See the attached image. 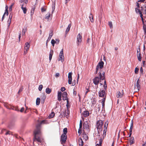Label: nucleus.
Returning <instances> with one entry per match:
<instances>
[{
	"label": "nucleus",
	"mask_w": 146,
	"mask_h": 146,
	"mask_svg": "<svg viewBox=\"0 0 146 146\" xmlns=\"http://www.w3.org/2000/svg\"><path fill=\"white\" fill-rule=\"evenodd\" d=\"M5 131H7L6 129H3L1 132V134H2Z\"/></svg>",
	"instance_id": "55"
},
{
	"label": "nucleus",
	"mask_w": 146,
	"mask_h": 146,
	"mask_svg": "<svg viewBox=\"0 0 146 146\" xmlns=\"http://www.w3.org/2000/svg\"><path fill=\"white\" fill-rule=\"evenodd\" d=\"M133 127V123H132L129 129V132L132 133V130Z\"/></svg>",
	"instance_id": "40"
},
{
	"label": "nucleus",
	"mask_w": 146,
	"mask_h": 146,
	"mask_svg": "<svg viewBox=\"0 0 146 146\" xmlns=\"http://www.w3.org/2000/svg\"><path fill=\"white\" fill-rule=\"evenodd\" d=\"M106 131L107 129H104V130H103V137L102 138H104L105 137L106 135Z\"/></svg>",
	"instance_id": "31"
},
{
	"label": "nucleus",
	"mask_w": 146,
	"mask_h": 146,
	"mask_svg": "<svg viewBox=\"0 0 146 146\" xmlns=\"http://www.w3.org/2000/svg\"><path fill=\"white\" fill-rule=\"evenodd\" d=\"M59 58L58 60H61L62 62L64 61V57L63 53V49L60 51L59 55Z\"/></svg>",
	"instance_id": "4"
},
{
	"label": "nucleus",
	"mask_w": 146,
	"mask_h": 146,
	"mask_svg": "<svg viewBox=\"0 0 146 146\" xmlns=\"http://www.w3.org/2000/svg\"><path fill=\"white\" fill-rule=\"evenodd\" d=\"M100 105H98V106L96 110V111H98V112L100 110Z\"/></svg>",
	"instance_id": "50"
},
{
	"label": "nucleus",
	"mask_w": 146,
	"mask_h": 146,
	"mask_svg": "<svg viewBox=\"0 0 146 146\" xmlns=\"http://www.w3.org/2000/svg\"><path fill=\"white\" fill-rule=\"evenodd\" d=\"M139 14L140 15V16L141 18V20L143 21V20H144V19L143 18V13H142L140 11V13H139Z\"/></svg>",
	"instance_id": "46"
},
{
	"label": "nucleus",
	"mask_w": 146,
	"mask_h": 146,
	"mask_svg": "<svg viewBox=\"0 0 146 146\" xmlns=\"http://www.w3.org/2000/svg\"><path fill=\"white\" fill-rule=\"evenodd\" d=\"M21 9L23 11V13L24 14H26L27 13V9L26 7H21Z\"/></svg>",
	"instance_id": "28"
},
{
	"label": "nucleus",
	"mask_w": 146,
	"mask_h": 146,
	"mask_svg": "<svg viewBox=\"0 0 146 146\" xmlns=\"http://www.w3.org/2000/svg\"><path fill=\"white\" fill-rule=\"evenodd\" d=\"M82 121L81 120L80 121V125H79V128H82Z\"/></svg>",
	"instance_id": "51"
},
{
	"label": "nucleus",
	"mask_w": 146,
	"mask_h": 146,
	"mask_svg": "<svg viewBox=\"0 0 146 146\" xmlns=\"http://www.w3.org/2000/svg\"><path fill=\"white\" fill-rule=\"evenodd\" d=\"M71 24H70L69 25H68V27H67L66 29V33H67L70 30V27H71Z\"/></svg>",
	"instance_id": "26"
},
{
	"label": "nucleus",
	"mask_w": 146,
	"mask_h": 146,
	"mask_svg": "<svg viewBox=\"0 0 146 146\" xmlns=\"http://www.w3.org/2000/svg\"><path fill=\"white\" fill-rule=\"evenodd\" d=\"M11 19H8L7 21V24L8 27H9L11 23Z\"/></svg>",
	"instance_id": "52"
},
{
	"label": "nucleus",
	"mask_w": 146,
	"mask_h": 146,
	"mask_svg": "<svg viewBox=\"0 0 146 146\" xmlns=\"http://www.w3.org/2000/svg\"><path fill=\"white\" fill-rule=\"evenodd\" d=\"M104 64V62L103 61H101L100 62H99L98 64L96 66V67L97 68H100V71L102 70V71H103L102 70V68L103 67ZM105 72V71H104Z\"/></svg>",
	"instance_id": "9"
},
{
	"label": "nucleus",
	"mask_w": 146,
	"mask_h": 146,
	"mask_svg": "<svg viewBox=\"0 0 146 146\" xmlns=\"http://www.w3.org/2000/svg\"><path fill=\"white\" fill-rule=\"evenodd\" d=\"M134 143V139L133 137H131L130 140V144L132 145Z\"/></svg>",
	"instance_id": "30"
},
{
	"label": "nucleus",
	"mask_w": 146,
	"mask_h": 146,
	"mask_svg": "<svg viewBox=\"0 0 146 146\" xmlns=\"http://www.w3.org/2000/svg\"><path fill=\"white\" fill-rule=\"evenodd\" d=\"M67 93L66 92H64L62 94V100H68L67 96Z\"/></svg>",
	"instance_id": "12"
},
{
	"label": "nucleus",
	"mask_w": 146,
	"mask_h": 146,
	"mask_svg": "<svg viewBox=\"0 0 146 146\" xmlns=\"http://www.w3.org/2000/svg\"><path fill=\"white\" fill-rule=\"evenodd\" d=\"M63 133L62 134L66 135L67 132V128H65L63 130Z\"/></svg>",
	"instance_id": "36"
},
{
	"label": "nucleus",
	"mask_w": 146,
	"mask_h": 146,
	"mask_svg": "<svg viewBox=\"0 0 146 146\" xmlns=\"http://www.w3.org/2000/svg\"><path fill=\"white\" fill-rule=\"evenodd\" d=\"M43 88V85L42 84L40 85L39 86L38 90L39 91H41Z\"/></svg>",
	"instance_id": "48"
},
{
	"label": "nucleus",
	"mask_w": 146,
	"mask_h": 146,
	"mask_svg": "<svg viewBox=\"0 0 146 146\" xmlns=\"http://www.w3.org/2000/svg\"><path fill=\"white\" fill-rule=\"evenodd\" d=\"M79 145V146H82L83 144V142L81 138H79L78 139Z\"/></svg>",
	"instance_id": "20"
},
{
	"label": "nucleus",
	"mask_w": 146,
	"mask_h": 146,
	"mask_svg": "<svg viewBox=\"0 0 146 146\" xmlns=\"http://www.w3.org/2000/svg\"><path fill=\"white\" fill-rule=\"evenodd\" d=\"M60 90L61 91L63 92L65 90V88L64 87H62L61 88Z\"/></svg>",
	"instance_id": "60"
},
{
	"label": "nucleus",
	"mask_w": 146,
	"mask_h": 146,
	"mask_svg": "<svg viewBox=\"0 0 146 146\" xmlns=\"http://www.w3.org/2000/svg\"><path fill=\"white\" fill-rule=\"evenodd\" d=\"M56 43L57 44H58L59 43L60 40L58 39H56Z\"/></svg>",
	"instance_id": "64"
},
{
	"label": "nucleus",
	"mask_w": 146,
	"mask_h": 146,
	"mask_svg": "<svg viewBox=\"0 0 146 146\" xmlns=\"http://www.w3.org/2000/svg\"><path fill=\"white\" fill-rule=\"evenodd\" d=\"M35 9L34 8H32V9L31 10V15L32 14H32H33L34 13V12Z\"/></svg>",
	"instance_id": "57"
},
{
	"label": "nucleus",
	"mask_w": 146,
	"mask_h": 146,
	"mask_svg": "<svg viewBox=\"0 0 146 146\" xmlns=\"http://www.w3.org/2000/svg\"><path fill=\"white\" fill-rule=\"evenodd\" d=\"M67 139L66 135L62 134L61 136V144L65 143Z\"/></svg>",
	"instance_id": "5"
},
{
	"label": "nucleus",
	"mask_w": 146,
	"mask_h": 146,
	"mask_svg": "<svg viewBox=\"0 0 146 146\" xmlns=\"http://www.w3.org/2000/svg\"><path fill=\"white\" fill-rule=\"evenodd\" d=\"M52 15H50V13L49 12L45 16V19H49L50 18H52Z\"/></svg>",
	"instance_id": "19"
},
{
	"label": "nucleus",
	"mask_w": 146,
	"mask_h": 146,
	"mask_svg": "<svg viewBox=\"0 0 146 146\" xmlns=\"http://www.w3.org/2000/svg\"><path fill=\"white\" fill-rule=\"evenodd\" d=\"M60 76V74L59 73H57L55 75V76L57 78L59 77Z\"/></svg>",
	"instance_id": "59"
},
{
	"label": "nucleus",
	"mask_w": 146,
	"mask_h": 146,
	"mask_svg": "<svg viewBox=\"0 0 146 146\" xmlns=\"http://www.w3.org/2000/svg\"><path fill=\"white\" fill-rule=\"evenodd\" d=\"M25 110V108L24 107H22L21 108V109L20 110V111L21 112H23Z\"/></svg>",
	"instance_id": "63"
},
{
	"label": "nucleus",
	"mask_w": 146,
	"mask_h": 146,
	"mask_svg": "<svg viewBox=\"0 0 146 146\" xmlns=\"http://www.w3.org/2000/svg\"><path fill=\"white\" fill-rule=\"evenodd\" d=\"M53 50H51L50 52L49 56V60H50V61H51V60L52 59V56L53 54Z\"/></svg>",
	"instance_id": "23"
},
{
	"label": "nucleus",
	"mask_w": 146,
	"mask_h": 146,
	"mask_svg": "<svg viewBox=\"0 0 146 146\" xmlns=\"http://www.w3.org/2000/svg\"><path fill=\"white\" fill-rule=\"evenodd\" d=\"M108 25L110 27V28H112L113 27V25L112 24V23L111 21H109L108 22Z\"/></svg>",
	"instance_id": "41"
},
{
	"label": "nucleus",
	"mask_w": 146,
	"mask_h": 146,
	"mask_svg": "<svg viewBox=\"0 0 146 146\" xmlns=\"http://www.w3.org/2000/svg\"><path fill=\"white\" fill-rule=\"evenodd\" d=\"M139 70V69L138 68L136 67L135 69V72L136 74H137L138 73V72Z\"/></svg>",
	"instance_id": "47"
},
{
	"label": "nucleus",
	"mask_w": 146,
	"mask_h": 146,
	"mask_svg": "<svg viewBox=\"0 0 146 146\" xmlns=\"http://www.w3.org/2000/svg\"><path fill=\"white\" fill-rule=\"evenodd\" d=\"M46 98V96L44 95H43L41 98V103L43 104Z\"/></svg>",
	"instance_id": "21"
},
{
	"label": "nucleus",
	"mask_w": 146,
	"mask_h": 146,
	"mask_svg": "<svg viewBox=\"0 0 146 146\" xmlns=\"http://www.w3.org/2000/svg\"><path fill=\"white\" fill-rule=\"evenodd\" d=\"M37 141L38 142L40 143H41L42 141L40 137L36 136H34V141Z\"/></svg>",
	"instance_id": "13"
},
{
	"label": "nucleus",
	"mask_w": 146,
	"mask_h": 146,
	"mask_svg": "<svg viewBox=\"0 0 146 146\" xmlns=\"http://www.w3.org/2000/svg\"><path fill=\"white\" fill-rule=\"evenodd\" d=\"M106 97H104V98H103L102 100V101L101 102L102 103H105V102L106 100Z\"/></svg>",
	"instance_id": "56"
},
{
	"label": "nucleus",
	"mask_w": 146,
	"mask_h": 146,
	"mask_svg": "<svg viewBox=\"0 0 146 146\" xmlns=\"http://www.w3.org/2000/svg\"><path fill=\"white\" fill-rule=\"evenodd\" d=\"M40 102V99L39 98H37L36 101V104L37 105H38Z\"/></svg>",
	"instance_id": "27"
},
{
	"label": "nucleus",
	"mask_w": 146,
	"mask_h": 146,
	"mask_svg": "<svg viewBox=\"0 0 146 146\" xmlns=\"http://www.w3.org/2000/svg\"><path fill=\"white\" fill-rule=\"evenodd\" d=\"M104 87V89L105 90H106L107 89V84H104L103 86Z\"/></svg>",
	"instance_id": "61"
},
{
	"label": "nucleus",
	"mask_w": 146,
	"mask_h": 146,
	"mask_svg": "<svg viewBox=\"0 0 146 146\" xmlns=\"http://www.w3.org/2000/svg\"><path fill=\"white\" fill-rule=\"evenodd\" d=\"M27 31V29L26 27L24 28L22 31V35H25V33Z\"/></svg>",
	"instance_id": "35"
},
{
	"label": "nucleus",
	"mask_w": 146,
	"mask_h": 146,
	"mask_svg": "<svg viewBox=\"0 0 146 146\" xmlns=\"http://www.w3.org/2000/svg\"><path fill=\"white\" fill-rule=\"evenodd\" d=\"M82 137L84 138V139H85L86 141L88 139V137L86 134L84 135Z\"/></svg>",
	"instance_id": "38"
},
{
	"label": "nucleus",
	"mask_w": 146,
	"mask_h": 146,
	"mask_svg": "<svg viewBox=\"0 0 146 146\" xmlns=\"http://www.w3.org/2000/svg\"><path fill=\"white\" fill-rule=\"evenodd\" d=\"M53 35V33H52V32H51V33H50V34H49V36L48 37V39L47 40V41L48 40H50V38H51V37Z\"/></svg>",
	"instance_id": "45"
},
{
	"label": "nucleus",
	"mask_w": 146,
	"mask_h": 146,
	"mask_svg": "<svg viewBox=\"0 0 146 146\" xmlns=\"http://www.w3.org/2000/svg\"><path fill=\"white\" fill-rule=\"evenodd\" d=\"M89 18H90V21L91 22H93L94 21V20L93 19V15L92 14H90V15L89 16Z\"/></svg>",
	"instance_id": "25"
},
{
	"label": "nucleus",
	"mask_w": 146,
	"mask_h": 146,
	"mask_svg": "<svg viewBox=\"0 0 146 146\" xmlns=\"http://www.w3.org/2000/svg\"><path fill=\"white\" fill-rule=\"evenodd\" d=\"M103 124V121L102 120H100L97 122L96 127L98 131V134L102 131V126Z\"/></svg>",
	"instance_id": "3"
},
{
	"label": "nucleus",
	"mask_w": 146,
	"mask_h": 146,
	"mask_svg": "<svg viewBox=\"0 0 146 146\" xmlns=\"http://www.w3.org/2000/svg\"><path fill=\"white\" fill-rule=\"evenodd\" d=\"M143 68L141 67L140 69V72L142 74H143Z\"/></svg>",
	"instance_id": "58"
},
{
	"label": "nucleus",
	"mask_w": 146,
	"mask_h": 146,
	"mask_svg": "<svg viewBox=\"0 0 146 146\" xmlns=\"http://www.w3.org/2000/svg\"><path fill=\"white\" fill-rule=\"evenodd\" d=\"M51 43L53 46H54V45L55 43H56V41L52 39L51 41Z\"/></svg>",
	"instance_id": "43"
},
{
	"label": "nucleus",
	"mask_w": 146,
	"mask_h": 146,
	"mask_svg": "<svg viewBox=\"0 0 146 146\" xmlns=\"http://www.w3.org/2000/svg\"><path fill=\"white\" fill-rule=\"evenodd\" d=\"M140 82V81L138 79V80L137 81V83H136V85H135V89H137L138 91H139L140 89V85L139 84V83Z\"/></svg>",
	"instance_id": "15"
},
{
	"label": "nucleus",
	"mask_w": 146,
	"mask_h": 146,
	"mask_svg": "<svg viewBox=\"0 0 146 146\" xmlns=\"http://www.w3.org/2000/svg\"><path fill=\"white\" fill-rule=\"evenodd\" d=\"M82 36L80 33H79L77 36V42L78 45L82 41Z\"/></svg>",
	"instance_id": "10"
},
{
	"label": "nucleus",
	"mask_w": 146,
	"mask_h": 146,
	"mask_svg": "<svg viewBox=\"0 0 146 146\" xmlns=\"http://www.w3.org/2000/svg\"><path fill=\"white\" fill-rule=\"evenodd\" d=\"M140 12H141L143 14H146V7H143V9L142 11H140Z\"/></svg>",
	"instance_id": "34"
},
{
	"label": "nucleus",
	"mask_w": 146,
	"mask_h": 146,
	"mask_svg": "<svg viewBox=\"0 0 146 146\" xmlns=\"http://www.w3.org/2000/svg\"><path fill=\"white\" fill-rule=\"evenodd\" d=\"M99 96L100 97H106V93L105 91L104 90H100L99 92Z\"/></svg>",
	"instance_id": "8"
},
{
	"label": "nucleus",
	"mask_w": 146,
	"mask_h": 146,
	"mask_svg": "<svg viewBox=\"0 0 146 146\" xmlns=\"http://www.w3.org/2000/svg\"><path fill=\"white\" fill-rule=\"evenodd\" d=\"M83 115L85 117H87L89 115V111H84L83 113Z\"/></svg>",
	"instance_id": "16"
},
{
	"label": "nucleus",
	"mask_w": 146,
	"mask_h": 146,
	"mask_svg": "<svg viewBox=\"0 0 146 146\" xmlns=\"http://www.w3.org/2000/svg\"><path fill=\"white\" fill-rule=\"evenodd\" d=\"M66 106L67 109H68L70 106L69 105V101L68 100L67 101Z\"/></svg>",
	"instance_id": "42"
},
{
	"label": "nucleus",
	"mask_w": 146,
	"mask_h": 146,
	"mask_svg": "<svg viewBox=\"0 0 146 146\" xmlns=\"http://www.w3.org/2000/svg\"><path fill=\"white\" fill-rule=\"evenodd\" d=\"M19 1L20 3L24 2V3H28V0H20Z\"/></svg>",
	"instance_id": "44"
},
{
	"label": "nucleus",
	"mask_w": 146,
	"mask_h": 146,
	"mask_svg": "<svg viewBox=\"0 0 146 146\" xmlns=\"http://www.w3.org/2000/svg\"><path fill=\"white\" fill-rule=\"evenodd\" d=\"M30 46V44L29 42H27L26 43L25 46V49L27 51H27L29 48Z\"/></svg>",
	"instance_id": "18"
},
{
	"label": "nucleus",
	"mask_w": 146,
	"mask_h": 146,
	"mask_svg": "<svg viewBox=\"0 0 146 146\" xmlns=\"http://www.w3.org/2000/svg\"><path fill=\"white\" fill-rule=\"evenodd\" d=\"M7 132L5 133V135H13V134H12V132L9 131H7Z\"/></svg>",
	"instance_id": "39"
},
{
	"label": "nucleus",
	"mask_w": 146,
	"mask_h": 146,
	"mask_svg": "<svg viewBox=\"0 0 146 146\" xmlns=\"http://www.w3.org/2000/svg\"><path fill=\"white\" fill-rule=\"evenodd\" d=\"M104 138H100V139H99V144H100V146H101L102 145V142L103 141V139Z\"/></svg>",
	"instance_id": "32"
},
{
	"label": "nucleus",
	"mask_w": 146,
	"mask_h": 146,
	"mask_svg": "<svg viewBox=\"0 0 146 146\" xmlns=\"http://www.w3.org/2000/svg\"><path fill=\"white\" fill-rule=\"evenodd\" d=\"M70 113V111L68 110V109H67V110H65L64 112V116H68Z\"/></svg>",
	"instance_id": "22"
},
{
	"label": "nucleus",
	"mask_w": 146,
	"mask_h": 146,
	"mask_svg": "<svg viewBox=\"0 0 146 146\" xmlns=\"http://www.w3.org/2000/svg\"><path fill=\"white\" fill-rule=\"evenodd\" d=\"M139 51H138V50H137V57L138 60L139 61H141V60L142 57L141 56V54L140 53V48H139Z\"/></svg>",
	"instance_id": "14"
},
{
	"label": "nucleus",
	"mask_w": 146,
	"mask_h": 146,
	"mask_svg": "<svg viewBox=\"0 0 146 146\" xmlns=\"http://www.w3.org/2000/svg\"><path fill=\"white\" fill-rule=\"evenodd\" d=\"M100 78L98 76L95 77L93 80V83L96 85H98L101 80L105 79V72L101 70L99 73Z\"/></svg>",
	"instance_id": "1"
},
{
	"label": "nucleus",
	"mask_w": 146,
	"mask_h": 146,
	"mask_svg": "<svg viewBox=\"0 0 146 146\" xmlns=\"http://www.w3.org/2000/svg\"><path fill=\"white\" fill-rule=\"evenodd\" d=\"M62 95V92H58L57 96L58 100L59 101H60L61 100V96Z\"/></svg>",
	"instance_id": "17"
},
{
	"label": "nucleus",
	"mask_w": 146,
	"mask_h": 146,
	"mask_svg": "<svg viewBox=\"0 0 146 146\" xmlns=\"http://www.w3.org/2000/svg\"><path fill=\"white\" fill-rule=\"evenodd\" d=\"M108 121H107L105 122V123L104 124V129H107V127L108 126Z\"/></svg>",
	"instance_id": "33"
},
{
	"label": "nucleus",
	"mask_w": 146,
	"mask_h": 146,
	"mask_svg": "<svg viewBox=\"0 0 146 146\" xmlns=\"http://www.w3.org/2000/svg\"><path fill=\"white\" fill-rule=\"evenodd\" d=\"M13 110L18 111H19V110L18 109V108L17 107H14L13 109Z\"/></svg>",
	"instance_id": "53"
},
{
	"label": "nucleus",
	"mask_w": 146,
	"mask_h": 146,
	"mask_svg": "<svg viewBox=\"0 0 146 146\" xmlns=\"http://www.w3.org/2000/svg\"><path fill=\"white\" fill-rule=\"evenodd\" d=\"M55 115V113L53 112H52L49 115V118H53Z\"/></svg>",
	"instance_id": "29"
},
{
	"label": "nucleus",
	"mask_w": 146,
	"mask_h": 146,
	"mask_svg": "<svg viewBox=\"0 0 146 146\" xmlns=\"http://www.w3.org/2000/svg\"><path fill=\"white\" fill-rule=\"evenodd\" d=\"M72 72H69L68 74V83L69 84H72Z\"/></svg>",
	"instance_id": "11"
},
{
	"label": "nucleus",
	"mask_w": 146,
	"mask_h": 146,
	"mask_svg": "<svg viewBox=\"0 0 146 146\" xmlns=\"http://www.w3.org/2000/svg\"><path fill=\"white\" fill-rule=\"evenodd\" d=\"M23 88H22V87L21 88L18 92V94H19V93L20 92H21L23 90Z\"/></svg>",
	"instance_id": "62"
},
{
	"label": "nucleus",
	"mask_w": 146,
	"mask_h": 146,
	"mask_svg": "<svg viewBox=\"0 0 146 146\" xmlns=\"http://www.w3.org/2000/svg\"><path fill=\"white\" fill-rule=\"evenodd\" d=\"M27 4V3H24V2L20 3V5L21 6V7H26V5Z\"/></svg>",
	"instance_id": "37"
},
{
	"label": "nucleus",
	"mask_w": 146,
	"mask_h": 146,
	"mask_svg": "<svg viewBox=\"0 0 146 146\" xmlns=\"http://www.w3.org/2000/svg\"><path fill=\"white\" fill-rule=\"evenodd\" d=\"M135 10L136 12L137 13H140V9H139L137 8H135Z\"/></svg>",
	"instance_id": "54"
},
{
	"label": "nucleus",
	"mask_w": 146,
	"mask_h": 146,
	"mask_svg": "<svg viewBox=\"0 0 146 146\" xmlns=\"http://www.w3.org/2000/svg\"><path fill=\"white\" fill-rule=\"evenodd\" d=\"M143 24V28L145 33V34L146 35V17H145L144 20L142 21Z\"/></svg>",
	"instance_id": "7"
},
{
	"label": "nucleus",
	"mask_w": 146,
	"mask_h": 146,
	"mask_svg": "<svg viewBox=\"0 0 146 146\" xmlns=\"http://www.w3.org/2000/svg\"><path fill=\"white\" fill-rule=\"evenodd\" d=\"M52 90L49 88H47L46 89V92L47 94H50Z\"/></svg>",
	"instance_id": "24"
},
{
	"label": "nucleus",
	"mask_w": 146,
	"mask_h": 146,
	"mask_svg": "<svg viewBox=\"0 0 146 146\" xmlns=\"http://www.w3.org/2000/svg\"><path fill=\"white\" fill-rule=\"evenodd\" d=\"M45 121L42 120L40 123L37 124L36 126V129L34 131V136H37V135H40V125L41 124L44 123Z\"/></svg>",
	"instance_id": "2"
},
{
	"label": "nucleus",
	"mask_w": 146,
	"mask_h": 146,
	"mask_svg": "<svg viewBox=\"0 0 146 146\" xmlns=\"http://www.w3.org/2000/svg\"><path fill=\"white\" fill-rule=\"evenodd\" d=\"M124 94L123 90H122L121 92L118 91L116 94V97L117 98H121L123 96Z\"/></svg>",
	"instance_id": "6"
},
{
	"label": "nucleus",
	"mask_w": 146,
	"mask_h": 146,
	"mask_svg": "<svg viewBox=\"0 0 146 146\" xmlns=\"http://www.w3.org/2000/svg\"><path fill=\"white\" fill-rule=\"evenodd\" d=\"M8 15V10L6 9L5 10V11L3 14V15Z\"/></svg>",
	"instance_id": "49"
}]
</instances>
